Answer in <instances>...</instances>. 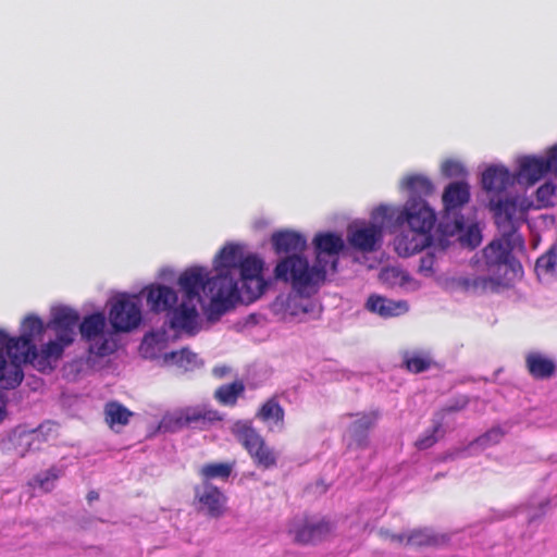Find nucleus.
<instances>
[{
    "mask_svg": "<svg viewBox=\"0 0 557 557\" xmlns=\"http://www.w3.org/2000/svg\"><path fill=\"white\" fill-rule=\"evenodd\" d=\"M239 281H244V246L228 243L213 258L212 269L191 265L183 270L176 280L178 292L154 283L139 295L151 312L166 313L170 329L195 334L201 322L198 305L208 320H219L238 302Z\"/></svg>",
    "mask_w": 557,
    "mask_h": 557,
    "instance_id": "f257e3e1",
    "label": "nucleus"
},
{
    "mask_svg": "<svg viewBox=\"0 0 557 557\" xmlns=\"http://www.w3.org/2000/svg\"><path fill=\"white\" fill-rule=\"evenodd\" d=\"M45 332L44 321L34 314L24 318L20 336L0 329V388L14 389L24 379V364L40 372L51 371L69 346L50 339L38 349L35 341Z\"/></svg>",
    "mask_w": 557,
    "mask_h": 557,
    "instance_id": "f03ea898",
    "label": "nucleus"
},
{
    "mask_svg": "<svg viewBox=\"0 0 557 557\" xmlns=\"http://www.w3.org/2000/svg\"><path fill=\"white\" fill-rule=\"evenodd\" d=\"M521 244L520 235L516 231H509L485 247L483 258L488 274L475 278L473 287L482 290H494L497 286L509 285L521 276L522 267L511 253L513 248Z\"/></svg>",
    "mask_w": 557,
    "mask_h": 557,
    "instance_id": "7ed1b4c3",
    "label": "nucleus"
},
{
    "mask_svg": "<svg viewBox=\"0 0 557 557\" xmlns=\"http://www.w3.org/2000/svg\"><path fill=\"white\" fill-rule=\"evenodd\" d=\"M273 277L290 286L294 293L312 296L318 292L326 277L319 265L310 264L305 255H288L280 258L273 270Z\"/></svg>",
    "mask_w": 557,
    "mask_h": 557,
    "instance_id": "20e7f679",
    "label": "nucleus"
},
{
    "mask_svg": "<svg viewBox=\"0 0 557 557\" xmlns=\"http://www.w3.org/2000/svg\"><path fill=\"white\" fill-rule=\"evenodd\" d=\"M108 321L103 311H96L85 315L79 322V335L90 356L108 357L117 350V333L109 327Z\"/></svg>",
    "mask_w": 557,
    "mask_h": 557,
    "instance_id": "39448f33",
    "label": "nucleus"
},
{
    "mask_svg": "<svg viewBox=\"0 0 557 557\" xmlns=\"http://www.w3.org/2000/svg\"><path fill=\"white\" fill-rule=\"evenodd\" d=\"M395 210L388 206H379L369 222H355L348 226L349 245L362 252L375 251L382 242L383 231L393 221Z\"/></svg>",
    "mask_w": 557,
    "mask_h": 557,
    "instance_id": "423d86ee",
    "label": "nucleus"
},
{
    "mask_svg": "<svg viewBox=\"0 0 557 557\" xmlns=\"http://www.w3.org/2000/svg\"><path fill=\"white\" fill-rule=\"evenodd\" d=\"M223 414L211 406L202 404L165 413L159 422V430L174 433L187 426L209 429L223 420Z\"/></svg>",
    "mask_w": 557,
    "mask_h": 557,
    "instance_id": "0eeeda50",
    "label": "nucleus"
},
{
    "mask_svg": "<svg viewBox=\"0 0 557 557\" xmlns=\"http://www.w3.org/2000/svg\"><path fill=\"white\" fill-rule=\"evenodd\" d=\"M108 319L116 333H129L143 322L139 294L119 293L108 300Z\"/></svg>",
    "mask_w": 557,
    "mask_h": 557,
    "instance_id": "6e6552de",
    "label": "nucleus"
},
{
    "mask_svg": "<svg viewBox=\"0 0 557 557\" xmlns=\"http://www.w3.org/2000/svg\"><path fill=\"white\" fill-rule=\"evenodd\" d=\"M547 173L557 174L556 145L545 156H524L518 159L516 178L520 184L534 185Z\"/></svg>",
    "mask_w": 557,
    "mask_h": 557,
    "instance_id": "1a4fd4ad",
    "label": "nucleus"
},
{
    "mask_svg": "<svg viewBox=\"0 0 557 557\" xmlns=\"http://www.w3.org/2000/svg\"><path fill=\"white\" fill-rule=\"evenodd\" d=\"M314 262L326 276L329 272H335L339 253L345 248V242L339 234L319 233L313 238Z\"/></svg>",
    "mask_w": 557,
    "mask_h": 557,
    "instance_id": "9d476101",
    "label": "nucleus"
},
{
    "mask_svg": "<svg viewBox=\"0 0 557 557\" xmlns=\"http://www.w3.org/2000/svg\"><path fill=\"white\" fill-rule=\"evenodd\" d=\"M395 210V222L403 225L407 222L409 228L430 234L435 224V213L423 199L409 197L401 211Z\"/></svg>",
    "mask_w": 557,
    "mask_h": 557,
    "instance_id": "9b49d317",
    "label": "nucleus"
},
{
    "mask_svg": "<svg viewBox=\"0 0 557 557\" xmlns=\"http://www.w3.org/2000/svg\"><path fill=\"white\" fill-rule=\"evenodd\" d=\"M333 530L332 523L319 517L297 516L288 523V534L301 544L315 543L326 537Z\"/></svg>",
    "mask_w": 557,
    "mask_h": 557,
    "instance_id": "f8f14e48",
    "label": "nucleus"
},
{
    "mask_svg": "<svg viewBox=\"0 0 557 557\" xmlns=\"http://www.w3.org/2000/svg\"><path fill=\"white\" fill-rule=\"evenodd\" d=\"M79 314L69 306H54L50 311V320L45 325L55 333V338L65 345H71L75 339V330L78 327Z\"/></svg>",
    "mask_w": 557,
    "mask_h": 557,
    "instance_id": "ddd939ff",
    "label": "nucleus"
},
{
    "mask_svg": "<svg viewBox=\"0 0 557 557\" xmlns=\"http://www.w3.org/2000/svg\"><path fill=\"white\" fill-rule=\"evenodd\" d=\"M310 297L294 292L278 296L272 305L273 312L285 322L302 321L304 317L313 312L315 307Z\"/></svg>",
    "mask_w": 557,
    "mask_h": 557,
    "instance_id": "4468645a",
    "label": "nucleus"
},
{
    "mask_svg": "<svg viewBox=\"0 0 557 557\" xmlns=\"http://www.w3.org/2000/svg\"><path fill=\"white\" fill-rule=\"evenodd\" d=\"M264 260L255 255H246V304L259 299L270 287L272 280L265 278Z\"/></svg>",
    "mask_w": 557,
    "mask_h": 557,
    "instance_id": "2eb2a0df",
    "label": "nucleus"
},
{
    "mask_svg": "<svg viewBox=\"0 0 557 557\" xmlns=\"http://www.w3.org/2000/svg\"><path fill=\"white\" fill-rule=\"evenodd\" d=\"M171 336L164 327L152 330L145 334L139 346V352L145 359L156 360L163 364V356L169 354L168 347Z\"/></svg>",
    "mask_w": 557,
    "mask_h": 557,
    "instance_id": "dca6fc26",
    "label": "nucleus"
},
{
    "mask_svg": "<svg viewBox=\"0 0 557 557\" xmlns=\"http://www.w3.org/2000/svg\"><path fill=\"white\" fill-rule=\"evenodd\" d=\"M246 449L255 463L263 469H269L276 463V455L270 448L263 437L252 428L246 424Z\"/></svg>",
    "mask_w": 557,
    "mask_h": 557,
    "instance_id": "f3484780",
    "label": "nucleus"
},
{
    "mask_svg": "<svg viewBox=\"0 0 557 557\" xmlns=\"http://www.w3.org/2000/svg\"><path fill=\"white\" fill-rule=\"evenodd\" d=\"M195 496L199 504V509L211 517H219L225 507L226 498L224 494L212 483L202 482L195 488Z\"/></svg>",
    "mask_w": 557,
    "mask_h": 557,
    "instance_id": "a211bd4d",
    "label": "nucleus"
},
{
    "mask_svg": "<svg viewBox=\"0 0 557 557\" xmlns=\"http://www.w3.org/2000/svg\"><path fill=\"white\" fill-rule=\"evenodd\" d=\"M271 244L276 255H304L307 249V238L295 231L285 230L272 234Z\"/></svg>",
    "mask_w": 557,
    "mask_h": 557,
    "instance_id": "6ab92c4d",
    "label": "nucleus"
},
{
    "mask_svg": "<svg viewBox=\"0 0 557 557\" xmlns=\"http://www.w3.org/2000/svg\"><path fill=\"white\" fill-rule=\"evenodd\" d=\"M256 419L262 422L268 431H283L285 426V410L276 396L267 399L257 410Z\"/></svg>",
    "mask_w": 557,
    "mask_h": 557,
    "instance_id": "aec40b11",
    "label": "nucleus"
},
{
    "mask_svg": "<svg viewBox=\"0 0 557 557\" xmlns=\"http://www.w3.org/2000/svg\"><path fill=\"white\" fill-rule=\"evenodd\" d=\"M430 240V234L408 228L396 236L394 246L400 257H409L429 246Z\"/></svg>",
    "mask_w": 557,
    "mask_h": 557,
    "instance_id": "412c9836",
    "label": "nucleus"
},
{
    "mask_svg": "<svg viewBox=\"0 0 557 557\" xmlns=\"http://www.w3.org/2000/svg\"><path fill=\"white\" fill-rule=\"evenodd\" d=\"M379 413L375 411L356 414L348 429L349 446L366 447L368 445V432L375 425Z\"/></svg>",
    "mask_w": 557,
    "mask_h": 557,
    "instance_id": "4be33fe9",
    "label": "nucleus"
},
{
    "mask_svg": "<svg viewBox=\"0 0 557 557\" xmlns=\"http://www.w3.org/2000/svg\"><path fill=\"white\" fill-rule=\"evenodd\" d=\"M366 308L371 313L377 314L385 319L398 317L409 310L407 301H395L380 295H371L366 302Z\"/></svg>",
    "mask_w": 557,
    "mask_h": 557,
    "instance_id": "5701e85b",
    "label": "nucleus"
},
{
    "mask_svg": "<svg viewBox=\"0 0 557 557\" xmlns=\"http://www.w3.org/2000/svg\"><path fill=\"white\" fill-rule=\"evenodd\" d=\"M443 203L446 212L445 219L448 220L455 210L461 208L470 199V188L465 182L450 183L444 190Z\"/></svg>",
    "mask_w": 557,
    "mask_h": 557,
    "instance_id": "b1692460",
    "label": "nucleus"
},
{
    "mask_svg": "<svg viewBox=\"0 0 557 557\" xmlns=\"http://www.w3.org/2000/svg\"><path fill=\"white\" fill-rule=\"evenodd\" d=\"M513 183V176L504 165L488 166L482 174L483 188L491 193H500Z\"/></svg>",
    "mask_w": 557,
    "mask_h": 557,
    "instance_id": "393cba45",
    "label": "nucleus"
},
{
    "mask_svg": "<svg viewBox=\"0 0 557 557\" xmlns=\"http://www.w3.org/2000/svg\"><path fill=\"white\" fill-rule=\"evenodd\" d=\"M392 540L411 546L423 547L441 545L445 543L447 539L445 535L436 534L430 529H417L407 534L393 535Z\"/></svg>",
    "mask_w": 557,
    "mask_h": 557,
    "instance_id": "a878e982",
    "label": "nucleus"
},
{
    "mask_svg": "<svg viewBox=\"0 0 557 557\" xmlns=\"http://www.w3.org/2000/svg\"><path fill=\"white\" fill-rule=\"evenodd\" d=\"M525 362L528 370L536 379L549 377L556 370L554 360L539 351L529 352Z\"/></svg>",
    "mask_w": 557,
    "mask_h": 557,
    "instance_id": "bb28decb",
    "label": "nucleus"
},
{
    "mask_svg": "<svg viewBox=\"0 0 557 557\" xmlns=\"http://www.w3.org/2000/svg\"><path fill=\"white\" fill-rule=\"evenodd\" d=\"M445 227L447 228V232L460 233L461 242L471 248L476 247L481 243V234L478 225L466 223L462 216L455 218L454 226L451 228L449 227L448 223H446Z\"/></svg>",
    "mask_w": 557,
    "mask_h": 557,
    "instance_id": "cd10ccee",
    "label": "nucleus"
},
{
    "mask_svg": "<svg viewBox=\"0 0 557 557\" xmlns=\"http://www.w3.org/2000/svg\"><path fill=\"white\" fill-rule=\"evenodd\" d=\"M38 435L39 430L27 429L20 425L12 431L9 441L14 446L16 454L24 456L32 448L34 441Z\"/></svg>",
    "mask_w": 557,
    "mask_h": 557,
    "instance_id": "c85d7f7f",
    "label": "nucleus"
},
{
    "mask_svg": "<svg viewBox=\"0 0 557 557\" xmlns=\"http://www.w3.org/2000/svg\"><path fill=\"white\" fill-rule=\"evenodd\" d=\"M106 422L112 430L119 431L120 428L125 426L133 416L126 407L117 401H110L104 407Z\"/></svg>",
    "mask_w": 557,
    "mask_h": 557,
    "instance_id": "c756f323",
    "label": "nucleus"
},
{
    "mask_svg": "<svg viewBox=\"0 0 557 557\" xmlns=\"http://www.w3.org/2000/svg\"><path fill=\"white\" fill-rule=\"evenodd\" d=\"M198 364L196 354L184 348L178 351H170L163 356V364L166 367H176L183 371L193 370Z\"/></svg>",
    "mask_w": 557,
    "mask_h": 557,
    "instance_id": "7c9ffc66",
    "label": "nucleus"
},
{
    "mask_svg": "<svg viewBox=\"0 0 557 557\" xmlns=\"http://www.w3.org/2000/svg\"><path fill=\"white\" fill-rule=\"evenodd\" d=\"M401 184L409 190V197L414 199H422L423 196H429L434 190L432 182L423 175L408 176L404 178Z\"/></svg>",
    "mask_w": 557,
    "mask_h": 557,
    "instance_id": "2f4dec72",
    "label": "nucleus"
},
{
    "mask_svg": "<svg viewBox=\"0 0 557 557\" xmlns=\"http://www.w3.org/2000/svg\"><path fill=\"white\" fill-rule=\"evenodd\" d=\"M491 208L495 212L496 223L499 226L508 223L510 225V231H513L511 221L517 211L516 202L508 198L504 200L499 199L497 201L491 200Z\"/></svg>",
    "mask_w": 557,
    "mask_h": 557,
    "instance_id": "473e14b6",
    "label": "nucleus"
},
{
    "mask_svg": "<svg viewBox=\"0 0 557 557\" xmlns=\"http://www.w3.org/2000/svg\"><path fill=\"white\" fill-rule=\"evenodd\" d=\"M233 470L234 463L232 462L207 463L201 467L200 475L203 482H210L211 480L225 481L232 474Z\"/></svg>",
    "mask_w": 557,
    "mask_h": 557,
    "instance_id": "72a5a7b5",
    "label": "nucleus"
},
{
    "mask_svg": "<svg viewBox=\"0 0 557 557\" xmlns=\"http://www.w3.org/2000/svg\"><path fill=\"white\" fill-rule=\"evenodd\" d=\"M535 270L540 277L557 276V245L537 259Z\"/></svg>",
    "mask_w": 557,
    "mask_h": 557,
    "instance_id": "f704fd0d",
    "label": "nucleus"
},
{
    "mask_svg": "<svg viewBox=\"0 0 557 557\" xmlns=\"http://www.w3.org/2000/svg\"><path fill=\"white\" fill-rule=\"evenodd\" d=\"M244 392V382L236 381L231 384L220 386L214 396L216 400L225 406H233L236 404L238 397Z\"/></svg>",
    "mask_w": 557,
    "mask_h": 557,
    "instance_id": "c9c22d12",
    "label": "nucleus"
},
{
    "mask_svg": "<svg viewBox=\"0 0 557 557\" xmlns=\"http://www.w3.org/2000/svg\"><path fill=\"white\" fill-rule=\"evenodd\" d=\"M60 471L51 468L38 473L29 483L34 491L50 492L54 488Z\"/></svg>",
    "mask_w": 557,
    "mask_h": 557,
    "instance_id": "e433bc0d",
    "label": "nucleus"
},
{
    "mask_svg": "<svg viewBox=\"0 0 557 557\" xmlns=\"http://www.w3.org/2000/svg\"><path fill=\"white\" fill-rule=\"evenodd\" d=\"M270 377V370L265 364H251L246 373V381L251 387H258Z\"/></svg>",
    "mask_w": 557,
    "mask_h": 557,
    "instance_id": "4c0bfd02",
    "label": "nucleus"
},
{
    "mask_svg": "<svg viewBox=\"0 0 557 557\" xmlns=\"http://www.w3.org/2000/svg\"><path fill=\"white\" fill-rule=\"evenodd\" d=\"M549 508L550 499L548 497L531 499L529 503V521H533L535 519L541 518L547 512Z\"/></svg>",
    "mask_w": 557,
    "mask_h": 557,
    "instance_id": "58836bf2",
    "label": "nucleus"
},
{
    "mask_svg": "<svg viewBox=\"0 0 557 557\" xmlns=\"http://www.w3.org/2000/svg\"><path fill=\"white\" fill-rule=\"evenodd\" d=\"M556 186L553 183H545L536 190V201L540 207H548L554 203Z\"/></svg>",
    "mask_w": 557,
    "mask_h": 557,
    "instance_id": "ea45409f",
    "label": "nucleus"
},
{
    "mask_svg": "<svg viewBox=\"0 0 557 557\" xmlns=\"http://www.w3.org/2000/svg\"><path fill=\"white\" fill-rule=\"evenodd\" d=\"M432 360L426 355L414 354L406 358L407 369L411 372L419 373L429 369Z\"/></svg>",
    "mask_w": 557,
    "mask_h": 557,
    "instance_id": "a19ab883",
    "label": "nucleus"
},
{
    "mask_svg": "<svg viewBox=\"0 0 557 557\" xmlns=\"http://www.w3.org/2000/svg\"><path fill=\"white\" fill-rule=\"evenodd\" d=\"M436 257L432 252H428L420 258L419 273L423 276L431 277L435 274Z\"/></svg>",
    "mask_w": 557,
    "mask_h": 557,
    "instance_id": "79ce46f5",
    "label": "nucleus"
},
{
    "mask_svg": "<svg viewBox=\"0 0 557 557\" xmlns=\"http://www.w3.org/2000/svg\"><path fill=\"white\" fill-rule=\"evenodd\" d=\"M502 437L503 432L500 431V429H492L484 435L476 438L473 444L481 448H486L491 445L497 444Z\"/></svg>",
    "mask_w": 557,
    "mask_h": 557,
    "instance_id": "37998d69",
    "label": "nucleus"
},
{
    "mask_svg": "<svg viewBox=\"0 0 557 557\" xmlns=\"http://www.w3.org/2000/svg\"><path fill=\"white\" fill-rule=\"evenodd\" d=\"M381 277L382 280L384 281H387L389 278H399V284L405 286L406 284H413L412 286V289H416L418 288V285L412 282V280L404 272L395 269V268H391V269H385L382 271L381 273Z\"/></svg>",
    "mask_w": 557,
    "mask_h": 557,
    "instance_id": "c03bdc74",
    "label": "nucleus"
},
{
    "mask_svg": "<svg viewBox=\"0 0 557 557\" xmlns=\"http://www.w3.org/2000/svg\"><path fill=\"white\" fill-rule=\"evenodd\" d=\"M442 172L448 177H462L466 174L463 165L458 161L448 160L442 164Z\"/></svg>",
    "mask_w": 557,
    "mask_h": 557,
    "instance_id": "a18cd8bd",
    "label": "nucleus"
},
{
    "mask_svg": "<svg viewBox=\"0 0 557 557\" xmlns=\"http://www.w3.org/2000/svg\"><path fill=\"white\" fill-rule=\"evenodd\" d=\"M440 430L441 425L437 424L434 425L431 431H426L425 434L417 441V447L419 449H426L433 446L438 440V436L436 434L440 432Z\"/></svg>",
    "mask_w": 557,
    "mask_h": 557,
    "instance_id": "49530a36",
    "label": "nucleus"
},
{
    "mask_svg": "<svg viewBox=\"0 0 557 557\" xmlns=\"http://www.w3.org/2000/svg\"><path fill=\"white\" fill-rule=\"evenodd\" d=\"M232 369L227 366H216L213 368L212 373L214 376L222 379L230 374Z\"/></svg>",
    "mask_w": 557,
    "mask_h": 557,
    "instance_id": "de8ad7c7",
    "label": "nucleus"
},
{
    "mask_svg": "<svg viewBox=\"0 0 557 557\" xmlns=\"http://www.w3.org/2000/svg\"><path fill=\"white\" fill-rule=\"evenodd\" d=\"M8 399L7 397L0 392V424L4 421V419L8 416L7 410Z\"/></svg>",
    "mask_w": 557,
    "mask_h": 557,
    "instance_id": "09e8293b",
    "label": "nucleus"
},
{
    "mask_svg": "<svg viewBox=\"0 0 557 557\" xmlns=\"http://www.w3.org/2000/svg\"><path fill=\"white\" fill-rule=\"evenodd\" d=\"M97 498H98V493L97 492L91 491V492L88 493V500L89 502H92V500H95Z\"/></svg>",
    "mask_w": 557,
    "mask_h": 557,
    "instance_id": "8fccbe9b",
    "label": "nucleus"
},
{
    "mask_svg": "<svg viewBox=\"0 0 557 557\" xmlns=\"http://www.w3.org/2000/svg\"><path fill=\"white\" fill-rule=\"evenodd\" d=\"M168 274H172V271L171 270H163L162 273H161V276L162 278L166 280L168 278Z\"/></svg>",
    "mask_w": 557,
    "mask_h": 557,
    "instance_id": "3c124183",
    "label": "nucleus"
},
{
    "mask_svg": "<svg viewBox=\"0 0 557 557\" xmlns=\"http://www.w3.org/2000/svg\"><path fill=\"white\" fill-rule=\"evenodd\" d=\"M556 147H557V145H556Z\"/></svg>",
    "mask_w": 557,
    "mask_h": 557,
    "instance_id": "603ef678",
    "label": "nucleus"
}]
</instances>
